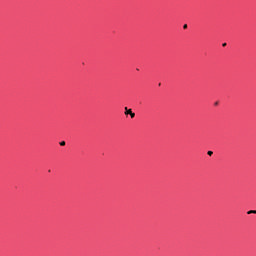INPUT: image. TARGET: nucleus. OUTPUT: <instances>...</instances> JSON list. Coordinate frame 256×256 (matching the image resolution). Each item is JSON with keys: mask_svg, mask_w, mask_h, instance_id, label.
<instances>
[{"mask_svg": "<svg viewBox=\"0 0 256 256\" xmlns=\"http://www.w3.org/2000/svg\"><path fill=\"white\" fill-rule=\"evenodd\" d=\"M125 115H130L131 119H135V113H133V110L125 107Z\"/></svg>", "mask_w": 256, "mask_h": 256, "instance_id": "nucleus-1", "label": "nucleus"}, {"mask_svg": "<svg viewBox=\"0 0 256 256\" xmlns=\"http://www.w3.org/2000/svg\"><path fill=\"white\" fill-rule=\"evenodd\" d=\"M256 215V210H249L248 212H247V215Z\"/></svg>", "mask_w": 256, "mask_h": 256, "instance_id": "nucleus-2", "label": "nucleus"}, {"mask_svg": "<svg viewBox=\"0 0 256 256\" xmlns=\"http://www.w3.org/2000/svg\"><path fill=\"white\" fill-rule=\"evenodd\" d=\"M207 154L211 157V155H213V151H208Z\"/></svg>", "mask_w": 256, "mask_h": 256, "instance_id": "nucleus-3", "label": "nucleus"}, {"mask_svg": "<svg viewBox=\"0 0 256 256\" xmlns=\"http://www.w3.org/2000/svg\"><path fill=\"white\" fill-rule=\"evenodd\" d=\"M222 47H227V43H223V44H222Z\"/></svg>", "mask_w": 256, "mask_h": 256, "instance_id": "nucleus-4", "label": "nucleus"}, {"mask_svg": "<svg viewBox=\"0 0 256 256\" xmlns=\"http://www.w3.org/2000/svg\"><path fill=\"white\" fill-rule=\"evenodd\" d=\"M183 29H187V24H184Z\"/></svg>", "mask_w": 256, "mask_h": 256, "instance_id": "nucleus-5", "label": "nucleus"}, {"mask_svg": "<svg viewBox=\"0 0 256 256\" xmlns=\"http://www.w3.org/2000/svg\"><path fill=\"white\" fill-rule=\"evenodd\" d=\"M215 105H219V102H215Z\"/></svg>", "mask_w": 256, "mask_h": 256, "instance_id": "nucleus-6", "label": "nucleus"}]
</instances>
